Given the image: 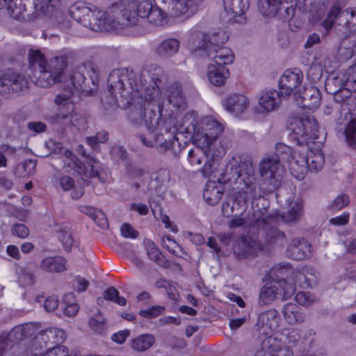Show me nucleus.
Returning <instances> with one entry per match:
<instances>
[{"instance_id": "obj_1", "label": "nucleus", "mask_w": 356, "mask_h": 356, "mask_svg": "<svg viewBox=\"0 0 356 356\" xmlns=\"http://www.w3.org/2000/svg\"><path fill=\"white\" fill-rule=\"evenodd\" d=\"M166 77L161 67L149 65L144 68L140 76L126 69L113 70L108 78L109 92L122 98L143 97L145 101L156 103L157 112L161 115L171 117L186 108V102L181 86L177 83L165 87Z\"/></svg>"}, {"instance_id": "obj_2", "label": "nucleus", "mask_w": 356, "mask_h": 356, "mask_svg": "<svg viewBox=\"0 0 356 356\" xmlns=\"http://www.w3.org/2000/svg\"><path fill=\"white\" fill-rule=\"evenodd\" d=\"M153 5L149 0H130L120 8V13L104 11L76 2L70 8V16L78 23L95 31H108L124 26L137 25L139 17H147Z\"/></svg>"}, {"instance_id": "obj_3", "label": "nucleus", "mask_w": 356, "mask_h": 356, "mask_svg": "<svg viewBox=\"0 0 356 356\" xmlns=\"http://www.w3.org/2000/svg\"><path fill=\"white\" fill-rule=\"evenodd\" d=\"M254 165L250 159L243 161L240 157H233L227 164V173L237 180L239 184L238 191L236 194L237 212L229 222L230 228H238L245 225H254L257 227L267 226L277 222L279 216L268 215L266 211L259 209L251 216L245 214L248 202L256 197L257 186L254 183Z\"/></svg>"}, {"instance_id": "obj_4", "label": "nucleus", "mask_w": 356, "mask_h": 356, "mask_svg": "<svg viewBox=\"0 0 356 356\" xmlns=\"http://www.w3.org/2000/svg\"><path fill=\"white\" fill-rule=\"evenodd\" d=\"M180 130L191 136L197 145L195 149L188 151L187 156L192 166H200L203 158H208L210 155L213 157L220 156L223 153L216 146L224 126L214 117L208 115L200 120L195 112H189L182 118Z\"/></svg>"}, {"instance_id": "obj_5", "label": "nucleus", "mask_w": 356, "mask_h": 356, "mask_svg": "<svg viewBox=\"0 0 356 356\" xmlns=\"http://www.w3.org/2000/svg\"><path fill=\"white\" fill-rule=\"evenodd\" d=\"M29 67L34 72L35 83L40 87H49L63 77L66 67V58L56 56L47 63L44 54L38 49H30L28 52Z\"/></svg>"}, {"instance_id": "obj_6", "label": "nucleus", "mask_w": 356, "mask_h": 356, "mask_svg": "<svg viewBox=\"0 0 356 356\" xmlns=\"http://www.w3.org/2000/svg\"><path fill=\"white\" fill-rule=\"evenodd\" d=\"M208 58L211 60L207 69L209 81L216 86H223L229 76L226 65L232 64L234 56L230 49H222L218 51L211 50Z\"/></svg>"}, {"instance_id": "obj_7", "label": "nucleus", "mask_w": 356, "mask_h": 356, "mask_svg": "<svg viewBox=\"0 0 356 356\" xmlns=\"http://www.w3.org/2000/svg\"><path fill=\"white\" fill-rule=\"evenodd\" d=\"M276 151L280 153L282 160H286L289 170L293 177L302 180L308 172L307 147L292 149L282 143L277 144Z\"/></svg>"}, {"instance_id": "obj_8", "label": "nucleus", "mask_w": 356, "mask_h": 356, "mask_svg": "<svg viewBox=\"0 0 356 356\" xmlns=\"http://www.w3.org/2000/svg\"><path fill=\"white\" fill-rule=\"evenodd\" d=\"M281 159L280 153L276 151V154L266 156L259 163V174L268 192H273L280 186L284 171Z\"/></svg>"}, {"instance_id": "obj_9", "label": "nucleus", "mask_w": 356, "mask_h": 356, "mask_svg": "<svg viewBox=\"0 0 356 356\" xmlns=\"http://www.w3.org/2000/svg\"><path fill=\"white\" fill-rule=\"evenodd\" d=\"M289 129L291 138L300 145L314 143L318 137V124L313 117L290 118Z\"/></svg>"}, {"instance_id": "obj_10", "label": "nucleus", "mask_w": 356, "mask_h": 356, "mask_svg": "<svg viewBox=\"0 0 356 356\" xmlns=\"http://www.w3.org/2000/svg\"><path fill=\"white\" fill-rule=\"evenodd\" d=\"M334 22H337L339 26L344 27L348 31H355L356 10L353 9L341 10L337 6H332L321 23V26L324 29V36L328 35Z\"/></svg>"}, {"instance_id": "obj_11", "label": "nucleus", "mask_w": 356, "mask_h": 356, "mask_svg": "<svg viewBox=\"0 0 356 356\" xmlns=\"http://www.w3.org/2000/svg\"><path fill=\"white\" fill-rule=\"evenodd\" d=\"M29 85V79L18 72L8 70L0 75V94L6 98L19 95Z\"/></svg>"}, {"instance_id": "obj_12", "label": "nucleus", "mask_w": 356, "mask_h": 356, "mask_svg": "<svg viewBox=\"0 0 356 356\" xmlns=\"http://www.w3.org/2000/svg\"><path fill=\"white\" fill-rule=\"evenodd\" d=\"M60 159L63 163V168L67 172L74 170L79 175L86 177H100L95 164L97 161L92 158H89L86 163H81L71 151L67 149L60 156Z\"/></svg>"}, {"instance_id": "obj_13", "label": "nucleus", "mask_w": 356, "mask_h": 356, "mask_svg": "<svg viewBox=\"0 0 356 356\" xmlns=\"http://www.w3.org/2000/svg\"><path fill=\"white\" fill-rule=\"evenodd\" d=\"M90 72L96 74V70L90 63H81L70 67L67 70V66L63 70V77L56 83H70L74 88L83 90L86 86V74L90 76Z\"/></svg>"}, {"instance_id": "obj_14", "label": "nucleus", "mask_w": 356, "mask_h": 356, "mask_svg": "<svg viewBox=\"0 0 356 356\" xmlns=\"http://www.w3.org/2000/svg\"><path fill=\"white\" fill-rule=\"evenodd\" d=\"M229 39L227 33L220 28H216L209 31L207 34H202L201 47L197 45L193 47V50L197 51L198 49H204L209 56V52L213 50L218 51L222 49H228L227 47H223L225 42Z\"/></svg>"}, {"instance_id": "obj_15", "label": "nucleus", "mask_w": 356, "mask_h": 356, "mask_svg": "<svg viewBox=\"0 0 356 356\" xmlns=\"http://www.w3.org/2000/svg\"><path fill=\"white\" fill-rule=\"evenodd\" d=\"M124 99H129L128 103H134V102L136 101L137 99H141L142 101L144 100L147 103V108L144 109H142L140 108L139 110L133 111L131 113V118L136 123H141L143 121H144L146 128H157L159 124V119L162 115H161V114L159 112L158 115L156 111L154 110V107H156L155 102L145 101L143 97H138L135 99H130V97Z\"/></svg>"}, {"instance_id": "obj_16", "label": "nucleus", "mask_w": 356, "mask_h": 356, "mask_svg": "<svg viewBox=\"0 0 356 356\" xmlns=\"http://www.w3.org/2000/svg\"><path fill=\"white\" fill-rule=\"evenodd\" d=\"M79 120L83 121L78 114L74 113V105L67 104L66 108H58L57 113L49 118L52 126L58 129H65L71 126L77 127Z\"/></svg>"}, {"instance_id": "obj_17", "label": "nucleus", "mask_w": 356, "mask_h": 356, "mask_svg": "<svg viewBox=\"0 0 356 356\" xmlns=\"http://www.w3.org/2000/svg\"><path fill=\"white\" fill-rule=\"evenodd\" d=\"M203 0H156L163 6L168 14L172 17H180L193 13Z\"/></svg>"}, {"instance_id": "obj_18", "label": "nucleus", "mask_w": 356, "mask_h": 356, "mask_svg": "<svg viewBox=\"0 0 356 356\" xmlns=\"http://www.w3.org/2000/svg\"><path fill=\"white\" fill-rule=\"evenodd\" d=\"M293 97L300 107L312 111L318 107L321 99L318 88L312 84L305 86L302 91H296Z\"/></svg>"}, {"instance_id": "obj_19", "label": "nucleus", "mask_w": 356, "mask_h": 356, "mask_svg": "<svg viewBox=\"0 0 356 356\" xmlns=\"http://www.w3.org/2000/svg\"><path fill=\"white\" fill-rule=\"evenodd\" d=\"M280 320L278 311L275 309H270L258 315L255 327L261 333L269 335L279 327Z\"/></svg>"}, {"instance_id": "obj_20", "label": "nucleus", "mask_w": 356, "mask_h": 356, "mask_svg": "<svg viewBox=\"0 0 356 356\" xmlns=\"http://www.w3.org/2000/svg\"><path fill=\"white\" fill-rule=\"evenodd\" d=\"M234 253L239 259L254 257L261 250V243L254 238L247 236L240 237L233 247Z\"/></svg>"}, {"instance_id": "obj_21", "label": "nucleus", "mask_w": 356, "mask_h": 356, "mask_svg": "<svg viewBox=\"0 0 356 356\" xmlns=\"http://www.w3.org/2000/svg\"><path fill=\"white\" fill-rule=\"evenodd\" d=\"M302 79L303 74L299 69L286 70L279 81L280 90L282 94L287 97L292 93L293 95L296 91H299L298 87L302 83Z\"/></svg>"}, {"instance_id": "obj_22", "label": "nucleus", "mask_w": 356, "mask_h": 356, "mask_svg": "<svg viewBox=\"0 0 356 356\" xmlns=\"http://www.w3.org/2000/svg\"><path fill=\"white\" fill-rule=\"evenodd\" d=\"M284 97L281 91L275 89L262 92L258 99L259 113H268L277 111Z\"/></svg>"}, {"instance_id": "obj_23", "label": "nucleus", "mask_w": 356, "mask_h": 356, "mask_svg": "<svg viewBox=\"0 0 356 356\" xmlns=\"http://www.w3.org/2000/svg\"><path fill=\"white\" fill-rule=\"evenodd\" d=\"M143 144L148 147H156L160 152H165L172 146L171 138H164L157 128H147V132L139 136Z\"/></svg>"}, {"instance_id": "obj_24", "label": "nucleus", "mask_w": 356, "mask_h": 356, "mask_svg": "<svg viewBox=\"0 0 356 356\" xmlns=\"http://www.w3.org/2000/svg\"><path fill=\"white\" fill-rule=\"evenodd\" d=\"M29 0H0V9L6 7L10 16L17 20H33L35 14L26 13Z\"/></svg>"}, {"instance_id": "obj_25", "label": "nucleus", "mask_w": 356, "mask_h": 356, "mask_svg": "<svg viewBox=\"0 0 356 356\" xmlns=\"http://www.w3.org/2000/svg\"><path fill=\"white\" fill-rule=\"evenodd\" d=\"M348 69V76L342 72H332L327 77L325 83V89L327 93H336L339 89L347 86L350 82H356V77L353 74L355 71Z\"/></svg>"}, {"instance_id": "obj_26", "label": "nucleus", "mask_w": 356, "mask_h": 356, "mask_svg": "<svg viewBox=\"0 0 356 356\" xmlns=\"http://www.w3.org/2000/svg\"><path fill=\"white\" fill-rule=\"evenodd\" d=\"M250 106V99L240 93L232 94L223 100L225 109L236 117L244 113Z\"/></svg>"}, {"instance_id": "obj_27", "label": "nucleus", "mask_w": 356, "mask_h": 356, "mask_svg": "<svg viewBox=\"0 0 356 356\" xmlns=\"http://www.w3.org/2000/svg\"><path fill=\"white\" fill-rule=\"evenodd\" d=\"M286 253L292 259L303 260L312 256V247L304 238H296L291 241Z\"/></svg>"}, {"instance_id": "obj_28", "label": "nucleus", "mask_w": 356, "mask_h": 356, "mask_svg": "<svg viewBox=\"0 0 356 356\" xmlns=\"http://www.w3.org/2000/svg\"><path fill=\"white\" fill-rule=\"evenodd\" d=\"M65 332L57 327H50L42 330L36 337L35 341L40 345V347H52L60 346L65 339Z\"/></svg>"}, {"instance_id": "obj_29", "label": "nucleus", "mask_w": 356, "mask_h": 356, "mask_svg": "<svg viewBox=\"0 0 356 356\" xmlns=\"http://www.w3.org/2000/svg\"><path fill=\"white\" fill-rule=\"evenodd\" d=\"M225 10L233 19L238 23L245 21V14L250 7V0H222Z\"/></svg>"}, {"instance_id": "obj_30", "label": "nucleus", "mask_w": 356, "mask_h": 356, "mask_svg": "<svg viewBox=\"0 0 356 356\" xmlns=\"http://www.w3.org/2000/svg\"><path fill=\"white\" fill-rule=\"evenodd\" d=\"M282 314L286 323L290 325L302 323L306 315L302 308L295 303H286L282 308Z\"/></svg>"}, {"instance_id": "obj_31", "label": "nucleus", "mask_w": 356, "mask_h": 356, "mask_svg": "<svg viewBox=\"0 0 356 356\" xmlns=\"http://www.w3.org/2000/svg\"><path fill=\"white\" fill-rule=\"evenodd\" d=\"M293 1V0H258V10L267 22L277 16L281 9V5L283 3Z\"/></svg>"}, {"instance_id": "obj_32", "label": "nucleus", "mask_w": 356, "mask_h": 356, "mask_svg": "<svg viewBox=\"0 0 356 356\" xmlns=\"http://www.w3.org/2000/svg\"><path fill=\"white\" fill-rule=\"evenodd\" d=\"M60 5V0H34L33 6L35 17L39 15L51 17L56 13Z\"/></svg>"}, {"instance_id": "obj_33", "label": "nucleus", "mask_w": 356, "mask_h": 356, "mask_svg": "<svg viewBox=\"0 0 356 356\" xmlns=\"http://www.w3.org/2000/svg\"><path fill=\"white\" fill-rule=\"evenodd\" d=\"M143 245L150 260L161 267L167 268L168 266V261L154 241L145 238L143 241Z\"/></svg>"}, {"instance_id": "obj_34", "label": "nucleus", "mask_w": 356, "mask_h": 356, "mask_svg": "<svg viewBox=\"0 0 356 356\" xmlns=\"http://www.w3.org/2000/svg\"><path fill=\"white\" fill-rule=\"evenodd\" d=\"M273 286L277 287L275 291L277 298L282 300H285L291 298L296 292V284L292 282L291 280L282 279L273 280Z\"/></svg>"}, {"instance_id": "obj_35", "label": "nucleus", "mask_w": 356, "mask_h": 356, "mask_svg": "<svg viewBox=\"0 0 356 356\" xmlns=\"http://www.w3.org/2000/svg\"><path fill=\"white\" fill-rule=\"evenodd\" d=\"M65 264L66 261L62 257H47L42 260L40 268L47 272L60 273L66 269Z\"/></svg>"}, {"instance_id": "obj_36", "label": "nucleus", "mask_w": 356, "mask_h": 356, "mask_svg": "<svg viewBox=\"0 0 356 356\" xmlns=\"http://www.w3.org/2000/svg\"><path fill=\"white\" fill-rule=\"evenodd\" d=\"M302 213V202L299 199H297L289 203V210L287 212L284 213L281 217L286 222H296L300 220Z\"/></svg>"}, {"instance_id": "obj_37", "label": "nucleus", "mask_w": 356, "mask_h": 356, "mask_svg": "<svg viewBox=\"0 0 356 356\" xmlns=\"http://www.w3.org/2000/svg\"><path fill=\"white\" fill-rule=\"evenodd\" d=\"M179 41L175 38H168L163 40L156 47V51L158 54L164 57H169L178 52L179 49Z\"/></svg>"}, {"instance_id": "obj_38", "label": "nucleus", "mask_w": 356, "mask_h": 356, "mask_svg": "<svg viewBox=\"0 0 356 356\" xmlns=\"http://www.w3.org/2000/svg\"><path fill=\"white\" fill-rule=\"evenodd\" d=\"M308 156V171L318 172L321 170L325 163L324 155L320 149L307 150Z\"/></svg>"}, {"instance_id": "obj_39", "label": "nucleus", "mask_w": 356, "mask_h": 356, "mask_svg": "<svg viewBox=\"0 0 356 356\" xmlns=\"http://www.w3.org/2000/svg\"><path fill=\"white\" fill-rule=\"evenodd\" d=\"M222 194L220 186H216L215 183H208L204 189L203 197L209 204L216 205L222 198Z\"/></svg>"}, {"instance_id": "obj_40", "label": "nucleus", "mask_w": 356, "mask_h": 356, "mask_svg": "<svg viewBox=\"0 0 356 356\" xmlns=\"http://www.w3.org/2000/svg\"><path fill=\"white\" fill-rule=\"evenodd\" d=\"M277 287L273 286V282L266 283L261 289L259 296L260 305H268L272 304L277 298L276 291Z\"/></svg>"}, {"instance_id": "obj_41", "label": "nucleus", "mask_w": 356, "mask_h": 356, "mask_svg": "<svg viewBox=\"0 0 356 356\" xmlns=\"http://www.w3.org/2000/svg\"><path fill=\"white\" fill-rule=\"evenodd\" d=\"M279 348V341L274 337H266L261 343V349L255 356H277L276 350Z\"/></svg>"}, {"instance_id": "obj_42", "label": "nucleus", "mask_w": 356, "mask_h": 356, "mask_svg": "<svg viewBox=\"0 0 356 356\" xmlns=\"http://www.w3.org/2000/svg\"><path fill=\"white\" fill-rule=\"evenodd\" d=\"M155 339L152 334H144L136 337L131 341L133 350L143 352L149 349L154 343Z\"/></svg>"}, {"instance_id": "obj_43", "label": "nucleus", "mask_w": 356, "mask_h": 356, "mask_svg": "<svg viewBox=\"0 0 356 356\" xmlns=\"http://www.w3.org/2000/svg\"><path fill=\"white\" fill-rule=\"evenodd\" d=\"M33 334V326L31 323H24L15 326L9 333L8 337L14 341H19Z\"/></svg>"}, {"instance_id": "obj_44", "label": "nucleus", "mask_w": 356, "mask_h": 356, "mask_svg": "<svg viewBox=\"0 0 356 356\" xmlns=\"http://www.w3.org/2000/svg\"><path fill=\"white\" fill-rule=\"evenodd\" d=\"M104 300L113 302L120 306H124L127 303L126 299L122 296H120L119 291L113 286L108 288L104 291L103 298H97L98 304L103 302Z\"/></svg>"}, {"instance_id": "obj_45", "label": "nucleus", "mask_w": 356, "mask_h": 356, "mask_svg": "<svg viewBox=\"0 0 356 356\" xmlns=\"http://www.w3.org/2000/svg\"><path fill=\"white\" fill-rule=\"evenodd\" d=\"M340 241L347 252L356 254V235L352 231L346 230L340 234Z\"/></svg>"}, {"instance_id": "obj_46", "label": "nucleus", "mask_w": 356, "mask_h": 356, "mask_svg": "<svg viewBox=\"0 0 356 356\" xmlns=\"http://www.w3.org/2000/svg\"><path fill=\"white\" fill-rule=\"evenodd\" d=\"M36 162L31 159H28L18 164L16 168V173L19 177H27L32 175L35 172Z\"/></svg>"}, {"instance_id": "obj_47", "label": "nucleus", "mask_w": 356, "mask_h": 356, "mask_svg": "<svg viewBox=\"0 0 356 356\" xmlns=\"http://www.w3.org/2000/svg\"><path fill=\"white\" fill-rule=\"evenodd\" d=\"M167 10L164 11L162 8L155 6H153L147 18L150 23L156 25H161L163 22L167 17Z\"/></svg>"}, {"instance_id": "obj_48", "label": "nucleus", "mask_w": 356, "mask_h": 356, "mask_svg": "<svg viewBox=\"0 0 356 356\" xmlns=\"http://www.w3.org/2000/svg\"><path fill=\"white\" fill-rule=\"evenodd\" d=\"M346 140L349 146L356 147V122L351 120L346 126L344 130Z\"/></svg>"}, {"instance_id": "obj_49", "label": "nucleus", "mask_w": 356, "mask_h": 356, "mask_svg": "<svg viewBox=\"0 0 356 356\" xmlns=\"http://www.w3.org/2000/svg\"><path fill=\"white\" fill-rule=\"evenodd\" d=\"M327 9V6L323 2H318L314 5L313 8L309 10L310 17L309 20L312 24L319 22L325 15Z\"/></svg>"}, {"instance_id": "obj_50", "label": "nucleus", "mask_w": 356, "mask_h": 356, "mask_svg": "<svg viewBox=\"0 0 356 356\" xmlns=\"http://www.w3.org/2000/svg\"><path fill=\"white\" fill-rule=\"evenodd\" d=\"M302 331L299 329H290L286 331L284 334V343L287 347L293 348L295 347L301 339Z\"/></svg>"}, {"instance_id": "obj_51", "label": "nucleus", "mask_w": 356, "mask_h": 356, "mask_svg": "<svg viewBox=\"0 0 356 356\" xmlns=\"http://www.w3.org/2000/svg\"><path fill=\"white\" fill-rule=\"evenodd\" d=\"M161 244L163 248H166L175 255H179L182 252V248L170 236L162 237Z\"/></svg>"}, {"instance_id": "obj_52", "label": "nucleus", "mask_w": 356, "mask_h": 356, "mask_svg": "<svg viewBox=\"0 0 356 356\" xmlns=\"http://www.w3.org/2000/svg\"><path fill=\"white\" fill-rule=\"evenodd\" d=\"M106 323V319L102 315L100 311H97L95 316L90 318L88 325L95 332H101Z\"/></svg>"}, {"instance_id": "obj_53", "label": "nucleus", "mask_w": 356, "mask_h": 356, "mask_svg": "<svg viewBox=\"0 0 356 356\" xmlns=\"http://www.w3.org/2000/svg\"><path fill=\"white\" fill-rule=\"evenodd\" d=\"M72 96V90L70 88L58 94L54 99V103L58 106L59 108H66L67 104H73L70 101Z\"/></svg>"}, {"instance_id": "obj_54", "label": "nucleus", "mask_w": 356, "mask_h": 356, "mask_svg": "<svg viewBox=\"0 0 356 356\" xmlns=\"http://www.w3.org/2000/svg\"><path fill=\"white\" fill-rule=\"evenodd\" d=\"M350 203V199L346 194H339L332 202L330 207L332 210L339 211L346 207Z\"/></svg>"}, {"instance_id": "obj_55", "label": "nucleus", "mask_w": 356, "mask_h": 356, "mask_svg": "<svg viewBox=\"0 0 356 356\" xmlns=\"http://www.w3.org/2000/svg\"><path fill=\"white\" fill-rule=\"evenodd\" d=\"M40 356H70L68 349L65 346L48 347Z\"/></svg>"}, {"instance_id": "obj_56", "label": "nucleus", "mask_w": 356, "mask_h": 356, "mask_svg": "<svg viewBox=\"0 0 356 356\" xmlns=\"http://www.w3.org/2000/svg\"><path fill=\"white\" fill-rule=\"evenodd\" d=\"M315 300L314 296L309 292L300 291L296 296L297 303L305 307L311 305Z\"/></svg>"}, {"instance_id": "obj_57", "label": "nucleus", "mask_w": 356, "mask_h": 356, "mask_svg": "<svg viewBox=\"0 0 356 356\" xmlns=\"http://www.w3.org/2000/svg\"><path fill=\"white\" fill-rule=\"evenodd\" d=\"M165 310L163 306H152L147 309L140 310L139 315L145 318H152L161 315Z\"/></svg>"}, {"instance_id": "obj_58", "label": "nucleus", "mask_w": 356, "mask_h": 356, "mask_svg": "<svg viewBox=\"0 0 356 356\" xmlns=\"http://www.w3.org/2000/svg\"><path fill=\"white\" fill-rule=\"evenodd\" d=\"M285 235L274 227H270L266 234V241L269 243H276L284 240Z\"/></svg>"}, {"instance_id": "obj_59", "label": "nucleus", "mask_w": 356, "mask_h": 356, "mask_svg": "<svg viewBox=\"0 0 356 356\" xmlns=\"http://www.w3.org/2000/svg\"><path fill=\"white\" fill-rule=\"evenodd\" d=\"M218 156H212L211 155L208 157V159L204 163V166L200 169L202 175L204 177H209L215 170L216 158Z\"/></svg>"}, {"instance_id": "obj_60", "label": "nucleus", "mask_w": 356, "mask_h": 356, "mask_svg": "<svg viewBox=\"0 0 356 356\" xmlns=\"http://www.w3.org/2000/svg\"><path fill=\"white\" fill-rule=\"evenodd\" d=\"M89 285V282L81 276L75 277L72 281V288L79 293L86 291Z\"/></svg>"}, {"instance_id": "obj_61", "label": "nucleus", "mask_w": 356, "mask_h": 356, "mask_svg": "<svg viewBox=\"0 0 356 356\" xmlns=\"http://www.w3.org/2000/svg\"><path fill=\"white\" fill-rule=\"evenodd\" d=\"M331 94L333 95L334 100L337 103L345 102L352 95L350 90L345 86L339 89L336 93Z\"/></svg>"}, {"instance_id": "obj_62", "label": "nucleus", "mask_w": 356, "mask_h": 356, "mask_svg": "<svg viewBox=\"0 0 356 356\" xmlns=\"http://www.w3.org/2000/svg\"><path fill=\"white\" fill-rule=\"evenodd\" d=\"M302 270L307 279V286H311L316 284L318 280L317 271L312 266H305Z\"/></svg>"}, {"instance_id": "obj_63", "label": "nucleus", "mask_w": 356, "mask_h": 356, "mask_svg": "<svg viewBox=\"0 0 356 356\" xmlns=\"http://www.w3.org/2000/svg\"><path fill=\"white\" fill-rule=\"evenodd\" d=\"M323 74V68L321 66L315 65L311 66L307 71V76L313 82L318 81Z\"/></svg>"}, {"instance_id": "obj_64", "label": "nucleus", "mask_w": 356, "mask_h": 356, "mask_svg": "<svg viewBox=\"0 0 356 356\" xmlns=\"http://www.w3.org/2000/svg\"><path fill=\"white\" fill-rule=\"evenodd\" d=\"M12 234L20 238H25L29 235V229L25 225L17 223L13 226Z\"/></svg>"}]
</instances>
